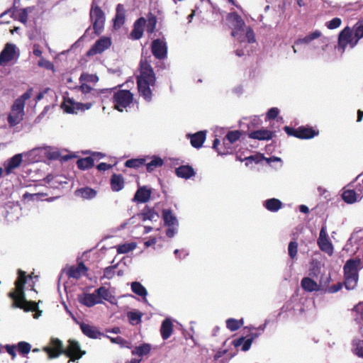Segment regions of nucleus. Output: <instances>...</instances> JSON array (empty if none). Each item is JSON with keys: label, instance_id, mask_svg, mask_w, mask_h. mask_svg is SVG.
Returning <instances> with one entry per match:
<instances>
[{"label": "nucleus", "instance_id": "obj_36", "mask_svg": "<svg viewBox=\"0 0 363 363\" xmlns=\"http://www.w3.org/2000/svg\"><path fill=\"white\" fill-rule=\"evenodd\" d=\"M125 11L123 5L118 4L116 7V13L115 15V29L116 27L121 26L125 23Z\"/></svg>", "mask_w": 363, "mask_h": 363}, {"label": "nucleus", "instance_id": "obj_46", "mask_svg": "<svg viewBox=\"0 0 363 363\" xmlns=\"http://www.w3.org/2000/svg\"><path fill=\"white\" fill-rule=\"evenodd\" d=\"M145 163V160L144 158H135L128 160L125 162V166L128 168L137 169L144 165Z\"/></svg>", "mask_w": 363, "mask_h": 363}, {"label": "nucleus", "instance_id": "obj_64", "mask_svg": "<svg viewBox=\"0 0 363 363\" xmlns=\"http://www.w3.org/2000/svg\"><path fill=\"white\" fill-rule=\"evenodd\" d=\"M355 193L357 194V199L361 201L363 198V183L357 186L355 189H354Z\"/></svg>", "mask_w": 363, "mask_h": 363}, {"label": "nucleus", "instance_id": "obj_37", "mask_svg": "<svg viewBox=\"0 0 363 363\" xmlns=\"http://www.w3.org/2000/svg\"><path fill=\"white\" fill-rule=\"evenodd\" d=\"M130 285L132 291L138 296L143 297L145 302H147L146 299L147 291L145 287L138 281H133Z\"/></svg>", "mask_w": 363, "mask_h": 363}, {"label": "nucleus", "instance_id": "obj_63", "mask_svg": "<svg viewBox=\"0 0 363 363\" xmlns=\"http://www.w3.org/2000/svg\"><path fill=\"white\" fill-rule=\"evenodd\" d=\"M284 130L288 135L297 138L298 128L295 129L289 126H284Z\"/></svg>", "mask_w": 363, "mask_h": 363}, {"label": "nucleus", "instance_id": "obj_17", "mask_svg": "<svg viewBox=\"0 0 363 363\" xmlns=\"http://www.w3.org/2000/svg\"><path fill=\"white\" fill-rule=\"evenodd\" d=\"M103 157L101 152H93L90 157L79 159L77 161V167L82 170L88 169L94 165V160H100Z\"/></svg>", "mask_w": 363, "mask_h": 363}, {"label": "nucleus", "instance_id": "obj_8", "mask_svg": "<svg viewBox=\"0 0 363 363\" xmlns=\"http://www.w3.org/2000/svg\"><path fill=\"white\" fill-rule=\"evenodd\" d=\"M64 345L62 340L57 337H52L48 345L43 348L49 359H55L63 354Z\"/></svg>", "mask_w": 363, "mask_h": 363}, {"label": "nucleus", "instance_id": "obj_45", "mask_svg": "<svg viewBox=\"0 0 363 363\" xmlns=\"http://www.w3.org/2000/svg\"><path fill=\"white\" fill-rule=\"evenodd\" d=\"M243 319L236 320L235 318H228L226 320V327L230 331H236L243 325Z\"/></svg>", "mask_w": 363, "mask_h": 363}, {"label": "nucleus", "instance_id": "obj_12", "mask_svg": "<svg viewBox=\"0 0 363 363\" xmlns=\"http://www.w3.org/2000/svg\"><path fill=\"white\" fill-rule=\"evenodd\" d=\"M92 103H79L75 102L71 99H65L62 104V108L67 113H77L78 111H84L89 109Z\"/></svg>", "mask_w": 363, "mask_h": 363}, {"label": "nucleus", "instance_id": "obj_52", "mask_svg": "<svg viewBox=\"0 0 363 363\" xmlns=\"http://www.w3.org/2000/svg\"><path fill=\"white\" fill-rule=\"evenodd\" d=\"M298 252V242L296 241H291L288 245L289 256L291 259L296 257Z\"/></svg>", "mask_w": 363, "mask_h": 363}, {"label": "nucleus", "instance_id": "obj_31", "mask_svg": "<svg viewBox=\"0 0 363 363\" xmlns=\"http://www.w3.org/2000/svg\"><path fill=\"white\" fill-rule=\"evenodd\" d=\"M162 219L165 226L179 225V221L176 216L169 209L162 211Z\"/></svg>", "mask_w": 363, "mask_h": 363}, {"label": "nucleus", "instance_id": "obj_49", "mask_svg": "<svg viewBox=\"0 0 363 363\" xmlns=\"http://www.w3.org/2000/svg\"><path fill=\"white\" fill-rule=\"evenodd\" d=\"M16 348L20 354L26 355L30 352L31 345L28 342L21 341L18 343Z\"/></svg>", "mask_w": 363, "mask_h": 363}, {"label": "nucleus", "instance_id": "obj_20", "mask_svg": "<svg viewBox=\"0 0 363 363\" xmlns=\"http://www.w3.org/2000/svg\"><path fill=\"white\" fill-rule=\"evenodd\" d=\"M88 268L83 262H80L77 266H71L67 269L66 274L69 278L79 279L82 276L85 275Z\"/></svg>", "mask_w": 363, "mask_h": 363}, {"label": "nucleus", "instance_id": "obj_57", "mask_svg": "<svg viewBox=\"0 0 363 363\" xmlns=\"http://www.w3.org/2000/svg\"><path fill=\"white\" fill-rule=\"evenodd\" d=\"M115 344L120 345L121 347L130 348L132 347L131 342L121 337H115Z\"/></svg>", "mask_w": 363, "mask_h": 363}, {"label": "nucleus", "instance_id": "obj_55", "mask_svg": "<svg viewBox=\"0 0 363 363\" xmlns=\"http://www.w3.org/2000/svg\"><path fill=\"white\" fill-rule=\"evenodd\" d=\"M124 187V179L122 175L115 174V191H118Z\"/></svg>", "mask_w": 363, "mask_h": 363}, {"label": "nucleus", "instance_id": "obj_59", "mask_svg": "<svg viewBox=\"0 0 363 363\" xmlns=\"http://www.w3.org/2000/svg\"><path fill=\"white\" fill-rule=\"evenodd\" d=\"M30 96H31L30 91H27L23 94H22L20 97L16 99L14 101L13 103H17L18 101H19L20 103H21L22 107L24 108L25 107L26 101L28 100V99H30Z\"/></svg>", "mask_w": 363, "mask_h": 363}, {"label": "nucleus", "instance_id": "obj_3", "mask_svg": "<svg viewBox=\"0 0 363 363\" xmlns=\"http://www.w3.org/2000/svg\"><path fill=\"white\" fill-rule=\"evenodd\" d=\"M363 268V262L359 257L346 261L344 267V285L347 290L354 289L358 282L359 271Z\"/></svg>", "mask_w": 363, "mask_h": 363}, {"label": "nucleus", "instance_id": "obj_19", "mask_svg": "<svg viewBox=\"0 0 363 363\" xmlns=\"http://www.w3.org/2000/svg\"><path fill=\"white\" fill-rule=\"evenodd\" d=\"M16 54V45L6 43L0 53V65H6L13 60Z\"/></svg>", "mask_w": 363, "mask_h": 363}, {"label": "nucleus", "instance_id": "obj_38", "mask_svg": "<svg viewBox=\"0 0 363 363\" xmlns=\"http://www.w3.org/2000/svg\"><path fill=\"white\" fill-rule=\"evenodd\" d=\"M342 200L349 204L359 201L354 189H347L342 194Z\"/></svg>", "mask_w": 363, "mask_h": 363}, {"label": "nucleus", "instance_id": "obj_5", "mask_svg": "<svg viewBox=\"0 0 363 363\" xmlns=\"http://www.w3.org/2000/svg\"><path fill=\"white\" fill-rule=\"evenodd\" d=\"M357 43L358 42L353 36L352 28L347 26L339 33L338 43L337 45L335 46V50L340 55H342L347 47H349L350 49H353Z\"/></svg>", "mask_w": 363, "mask_h": 363}, {"label": "nucleus", "instance_id": "obj_23", "mask_svg": "<svg viewBox=\"0 0 363 363\" xmlns=\"http://www.w3.org/2000/svg\"><path fill=\"white\" fill-rule=\"evenodd\" d=\"M275 133L274 131L267 129L254 130L248 134L250 138L258 140H269L272 139Z\"/></svg>", "mask_w": 363, "mask_h": 363}, {"label": "nucleus", "instance_id": "obj_42", "mask_svg": "<svg viewBox=\"0 0 363 363\" xmlns=\"http://www.w3.org/2000/svg\"><path fill=\"white\" fill-rule=\"evenodd\" d=\"M163 164L164 162L161 157L158 156H153L152 157V160L146 164V169L148 172H152L156 168L162 167Z\"/></svg>", "mask_w": 363, "mask_h": 363}, {"label": "nucleus", "instance_id": "obj_24", "mask_svg": "<svg viewBox=\"0 0 363 363\" xmlns=\"http://www.w3.org/2000/svg\"><path fill=\"white\" fill-rule=\"evenodd\" d=\"M80 328L84 335L91 339L100 338L103 335L96 327L84 323L80 324Z\"/></svg>", "mask_w": 363, "mask_h": 363}, {"label": "nucleus", "instance_id": "obj_35", "mask_svg": "<svg viewBox=\"0 0 363 363\" xmlns=\"http://www.w3.org/2000/svg\"><path fill=\"white\" fill-rule=\"evenodd\" d=\"M232 343L235 347H238L242 345L241 350L243 352H247L250 350L252 342V339H249L248 337L245 339V337H240L233 340Z\"/></svg>", "mask_w": 363, "mask_h": 363}, {"label": "nucleus", "instance_id": "obj_13", "mask_svg": "<svg viewBox=\"0 0 363 363\" xmlns=\"http://www.w3.org/2000/svg\"><path fill=\"white\" fill-rule=\"evenodd\" d=\"M24 116V108L22 107L21 103L18 101L13 103L11 106V113L9 114L7 121L11 127H13L23 119Z\"/></svg>", "mask_w": 363, "mask_h": 363}, {"label": "nucleus", "instance_id": "obj_21", "mask_svg": "<svg viewBox=\"0 0 363 363\" xmlns=\"http://www.w3.org/2000/svg\"><path fill=\"white\" fill-rule=\"evenodd\" d=\"M187 138L190 139V143L194 148L202 147L206 138V130H200L194 134L188 133Z\"/></svg>", "mask_w": 363, "mask_h": 363}, {"label": "nucleus", "instance_id": "obj_22", "mask_svg": "<svg viewBox=\"0 0 363 363\" xmlns=\"http://www.w3.org/2000/svg\"><path fill=\"white\" fill-rule=\"evenodd\" d=\"M145 23L146 20L143 17L139 18L135 21L133 28L130 33V38L133 40H139L142 38Z\"/></svg>", "mask_w": 363, "mask_h": 363}, {"label": "nucleus", "instance_id": "obj_18", "mask_svg": "<svg viewBox=\"0 0 363 363\" xmlns=\"http://www.w3.org/2000/svg\"><path fill=\"white\" fill-rule=\"evenodd\" d=\"M151 194V189L147 186H139L132 199V201L138 203H147L150 199Z\"/></svg>", "mask_w": 363, "mask_h": 363}, {"label": "nucleus", "instance_id": "obj_56", "mask_svg": "<svg viewBox=\"0 0 363 363\" xmlns=\"http://www.w3.org/2000/svg\"><path fill=\"white\" fill-rule=\"evenodd\" d=\"M342 21L340 18H334L330 21L327 22L326 26L328 29L333 30L340 26Z\"/></svg>", "mask_w": 363, "mask_h": 363}, {"label": "nucleus", "instance_id": "obj_48", "mask_svg": "<svg viewBox=\"0 0 363 363\" xmlns=\"http://www.w3.org/2000/svg\"><path fill=\"white\" fill-rule=\"evenodd\" d=\"M235 38H237L240 42L243 41V40L245 38H247V42L249 43H254L255 41L254 31L250 27L247 28L245 34V32L243 31V35H242L241 38H239V36H238V37H236Z\"/></svg>", "mask_w": 363, "mask_h": 363}, {"label": "nucleus", "instance_id": "obj_15", "mask_svg": "<svg viewBox=\"0 0 363 363\" xmlns=\"http://www.w3.org/2000/svg\"><path fill=\"white\" fill-rule=\"evenodd\" d=\"M318 245L319 248L328 254L329 255H332L333 253V247L332 243L329 241L328 235L327 233L326 225H323L320 230L319 237L317 240Z\"/></svg>", "mask_w": 363, "mask_h": 363}, {"label": "nucleus", "instance_id": "obj_44", "mask_svg": "<svg viewBox=\"0 0 363 363\" xmlns=\"http://www.w3.org/2000/svg\"><path fill=\"white\" fill-rule=\"evenodd\" d=\"M352 30L353 31V36L359 42L363 38V21H357Z\"/></svg>", "mask_w": 363, "mask_h": 363}, {"label": "nucleus", "instance_id": "obj_54", "mask_svg": "<svg viewBox=\"0 0 363 363\" xmlns=\"http://www.w3.org/2000/svg\"><path fill=\"white\" fill-rule=\"evenodd\" d=\"M31 11L32 9L30 7L21 9L18 13V21L23 24H26L28 21V13Z\"/></svg>", "mask_w": 363, "mask_h": 363}, {"label": "nucleus", "instance_id": "obj_34", "mask_svg": "<svg viewBox=\"0 0 363 363\" xmlns=\"http://www.w3.org/2000/svg\"><path fill=\"white\" fill-rule=\"evenodd\" d=\"M79 90L84 94H89L91 97H97L101 94H103L105 91H108V89H101L96 90L92 89L89 85L86 83L82 82L81 86H79ZM111 91L112 89H109Z\"/></svg>", "mask_w": 363, "mask_h": 363}, {"label": "nucleus", "instance_id": "obj_40", "mask_svg": "<svg viewBox=\"0 0 363 363\" xmlns=\"http://www.w3.org/2000/svg\"><path fill=\"white\" fill-rule=\"evenodd\" d=\"M95 293L96 296H99V300L100 301V303L101 302V299L108 301L111 303H113L112 301L113 297L111 295L109 290L106 289L105 286L99 287L95 291Z\"/></svg>", "mask_w": 363, "mask_h": 363}, {"label": "nucleus", "instance_id": "obj_14", "mask_svg": "<svg viewBox=\"0 0 363 363\" xmlns=\"http://www.w3.org/2000/svg\"><path fill=\"white\" fill-rule=\"evenodd\" d=\"M228 20L230 22L231 26L233 27V30L232 31V35L234 38L238 37L241 38L243 35V28L245 26V22L236 13H229L228 16Z\"/></svg>", "mask_w": 363, "mask_h": 363}, {"label": "nucleus", "instance_id": "obj_2", "mask_svg": "<svg viewBox=\"0 0 363 363\" xmlns=\"http://www.w3.org/2000/svg\"><path fill=\"white\" fill-rule=\"evenodd\" d=\"M156 83L154 70L149 62L141 60L140 62V74L137 77L138 92L146 101L150 102L152 98V90Z\"/></svg>", "mask_w": 363, "mask_h": 363}, {"label": "nucleus", "instance_id": "obj_51", "mask_svg": "<svg viewBox=\"0 0 363 363\" xmlns=\"http://www.w3.org/2000/svg\"><path fill=\"white\" fill-rule=\"evenodd\" d=\"M157 19L155 16H152L148 17L147 21H146L145 27L146 31L148 34H152L156 28Z\"/></svg>", "mask_w": 363, "mask_h": 363}, {"label": "nucleus", "instance_id": "obj_16", "mask_svg": "<svg viewBox=\"0 0 363 363\" xmlns=\"http://www.w3.org/2000/svg\"><path fill=\"white\" fill-rule=\"evenodd\" d=\"M111 45V39L108 37H102L99 38L86 52V55L88 57L94 56L96 54L103 52L105 50Z\"/></svg>", "mask_w": 363, "mask_h": 363}, {"label": "nucleus", "instance_id": "obj_25", "mask_svg": "<svg viewBox=\"0 0 363 363\" xmlns=\"http://www.w3.org/2000/svg\"><path fill=\"white\" fill-rule=\"evenodd\" d=\"M22 160L23 156L21 154H16L10 159H9L6 163L5 164L6 174H10L13 169L18 167L21 165Z\"/></svg>", "mask_w": 363, "mask_h": 363}, {"label": "nucleus", "instance_id": "obj_9", "mask_svg": "<svg viewBox=\"0 0 363 363\" xmlns=\"http://www.w3.org/2000/svg\"><path fill=\"white\" fill-rule=\"evenodd\" d=\"M133 94L128 90H119L115 92V109L123 111L133 102Z\"/></svg>", "mask_w": 363, "mask_h": 363}, {"label": "nucleus", "instance_id": "obj_32", "mask_svg": "<svg viewBox=\"0 0 363 363\" xmlns=\"http://www.w3.org/2000/svg\"><path fill=\"white\" fill-rule=\"evenodd\" d=\"M96 190L88 186L78 189L75 191L76 196H80L84 199H91L96 196Z\"/></svg>", "mask_w": 363, "mask_h": 363}, {"label": "nucleus", "instance_id": "obj_27", "mask_svg": "<svg viewBox=\"0 0 363 363\" xmlns=\"http://www.w3.org/2000/svg\"><path fill=\"white\" fill-rule=\"evenodd\" d=\"M79 301L82 304L87 307H91L100 303L99 296H96L95 292L93 294H84L82 296L79 298Z\"/></svg>", "mask_w": 363, "mask_h": 363}, {"label": "nucleus", "instance_id": "obj_39", "mask_svg": "<svg viewBox=\"0 0 363 363\" xmlns=\"http://www.w3.org/2000/svg\"><path fill=\"white\" fill-rule=\"evenodd\" d=\"M151 345L148 343H143L139 346H136L131 352L133 355L143 357L150 352Z\"/></svg>", "mask_w": 363, "mask_h": 363}, {"label": "nucleus", "instance_id": "obj_6", "mask_svg": "<svg viewBox=\"0 0 363 363\" xmlns=\"http://www.w3.org/2000/svg\"><path fill=\"white\" fill-rule=\"evenodd\" d=\"M86 354V351L81 349L79 342L75 340L69 339L67 340L66 347H64V352L69 358L68 362H75L81 359Z\"/></svg>", "mask_w": 363, "mask_h": 363}, {"label": "nucleus", "instance_id": "obj_62", "mask_svg": "<svg viewBox=\"0 0 363 363\" xmlns=\"http://www.w3.org/2000/svg\"><path fill=\"white\" fill-rule=\"evenodd\" d=\"M279 113V111L277 108H275V107L271 108L267 111L266 118L267 119H274L278 116Z\"/></svg>", "mask_w": 363, "mask_h": 363}, {"label": "nucleus", "instance_id": "obj_30", "mask_svg": "<svg viewBox=\"0 0 363 363\" xmlns=\"http://www.w3.org/2000/svg\"><path fill=\"white\" fill-rule=\"evenodd\" d=\"M264 207L270 212H277L283 206V203L278 199H267L263 203Z\"/></svg>", "mask_w": 363, "mask_h": 363}, {"label": "nucleus", "instance_id": "obj_29", "mask_svg": "<svg viewBox=\"0 0 363 363\" xmlns=\"http://www.w3.org/2000/svg\"><path fill=\"white\" fill-rule=\"evenodd\" d=\"M318 134L313 128L301 126L298 128L297 138L311 139Z\"/></svg>", "mask_w": 363, "mask_h": 363}, {"label": "nucleus", "instance_id": "obj_26", "mask_svg": "<svg viewBox=\"0 0 363 363\" xmlns=\"http://www.w3.org/2000/svg\"><path fill=\"white\" fill-rule=\"evenodd\" d=\"M175 174L178 177L188 179L194 176L196 172L189 165H181L175 169Z\"/></svg>", "mask_w": 363, "mask_h": 363}, {"label": "nucleus", "instance_id": "obj_7", "mask_svg": "<svg viewBox=\"0 0 363 363\" xmlns=\"http://www.w3.org/2000/svg\"><path fill=\"white\" fill-rule=\"evenodd\" d=\"M160 218L159 214L152 208H150L148 206H145L142 211L136 215H134L130 218L127 223H125L121 225V228H124L125 225L134 224L136 220L141 221L150 220L152 222L157 221Z\"/></svg>", "mask_w": 363, "mask_h": 363}, {"label": "nucleus", "instance_id": "obj_47", "mask_svg": "<svg viewBox=\"0 0 363 363\" xmlns=\"http://www.w3.org/2000/svg\"><path fill=\"white\" fill-rule=\"evenodd\" d=\"M136 247L135 242L125 243L121 245H118L117 247V252L118 254H125L133 250Z\"/></svg>", "mask_w": 363, "mask_h": 363}, {"label": "nucleus", "instance_id": "obj_58", "mask_svg": "<svg viewBox=\"0 0 363 363\" xmlns=\"http://www.w3.org/2000/svg\"><path fill=\"white\" fill-rule=\"evenodd\" d=\"M264 159H265V157L263 155L257 154L245 157V160L247 162H254L255 164H258L261 162L262 160H264Z\"/></svg>", "mask_w": 363, "mask_h": 363}, {"label": "nucleus", "instance_id": "obj_10", "mask_svg": "<svg viewBox=\"0 0 363 363\" xmlns=\"http://www.w3.org/2000/svg\"><path fill=\"white\" fill-rule=\"evenodd\" d=\"M90 18L92 21L95 33L99 35L102 31L105 22L104 13L99 6H96L91 9Z\"/></svg>", "mask_w": 363, "mask_h": 363}, {"label": "nucleus", "instance_id": "obj_11", "mask_svg": "<svg viewBox=\"0 0 363 363\" xmlns=\"http://www.w3.org/2000/svg\"><path fill=\"white\" fill-rule=\"evenodd\" d=\"M167 44L165 39L157 38L152 41L151 51L153 56L160 60H164L167 57Z\"/></svg>", "mask_w": 363, "mask_h": 363}, {"label": "nucleus", "instance_id": "obj_50", "mask_svg": "<svg viewBox=\"0 0 363 363\" xmlns=\"http://www.w3.org/2000/svg\"><path fill=\"white\" fill-rule=\"evenodd\" d=\"M220 144V140L218 138H216L213 143V148L217 152L218 155H227L230 153L229 150L230 147H227V146H224L223 150L222 148H218V146Z\"/></svg>", "mask_w": 363, "mask_h": 363}, {"label": "nucleus", "instance_id": "obj_41", "mask_svg": "<svg viewBox=\"0 0 363 363\" xmlns=\"http://www.w3.org/2000/svg\"><path fill=\"white\" fill-rule=\"evenodd\" d=\"M241 136V133L239 130L229 131L223 140V145L227 146L231 145L238 140Z\"/></svg>", "mask_w": 363, "mask_h": 363}, {"label": "nucleus", "instance_id": "obj_43", "mask_svg": "<svg viewBox=\"0 0 363 363\" xmlns=\"http://www.w3.org/2000/svg\"><path fill=\"white\" fill-rule=\"evenodd\" d=\"M143 315V313L138 311H129L127 313V317L128 318L129 323L133 325H135L140 323Z\"/></svg>", "mask_w": 363, "mask_h": 363}, {"label": "nucleus", "instance_id": "obj_4", "mask_svg": "<svg viewBox=\"0 0 363 363\" xmlns=\"http://www.w3.org/2000/svg\"><path fill=\"white\" fill-rule=\"evenodd\" d=\"M321 32L318 30H315V31L306 35L303 38H298L294 42V45L293 46L294 52H296V49L295 46H298L300 45H308L311 47V50H318L320 46L319 43H321V49L323 50H325V48L327 46L328 40L325 38H320L321 37Z\"/></svg>", "mask_w": 363, "mask_h": 363}, {"label": "nucleus", "instance_id": "obj_61", "mask_svg": "<svg viewBox=\"0 0 363 363\" xmlns=\"http://www.w3.org/2000/svg\"><path fill=\"white\" fill-rule=\"evenodd\" d=\"M4 347L5 348L6 351L11 355V359H14L16 357V346L14 345H6Z\"/></svg>", "mask_w": 363, "mask_h": 363}, {"label": "nucleus", "instance_id": "obj_28", "mask_svg": "<svg viewBox=\"0 0 363 363\" xmlns=\"http://www.w3.org/2000/svg\"><path fill=\"white\" fill-rule=\"evenodd\" d=\"M173 331V325L170 318H165L162 322L160 328V333L163 340H167L172 335Z\"/></svg>", "mask_w": 363, "mask_h": 363}, {"label": "nucleus", "instance_id": "obj_53", "mask_svg": "<svg viewBox=\"0 0 363 363\" xmlns=\"http://www.w3.org/2000/svg\"><path fill=\"white\" fill-rule=\"evenodd\" d=\"M80 82H93L96 83L99 81V77L96 74H90L82 73L79 77Z\"/></svg>", "mask_w": 363, "mask_h": 363}, {"label": "nucleus", "instance_id": "obj_60", "mask_svg": "<svg viewBox=\"0 0 363 363\" xmlns=\"http://www.w3.org/2000/svg\"><path fill=\"white\" fill-rule=\"evenodd\" d=\"M178 226L179 225L167 226L168 228L166 230V235L170 238L174 237L178 232Z\"/></svg>", "mask_w": 363, "mask_h": 363}, {"label": "nucleus", "instance_id": "obj_33", "mask_svg": "<svg viewBox=\"0 0 363 363\" xmlns=\"http://www.w3.org/2000/svg\"><path fill=\"white\" fill-rule=\"evenodd\" d=\"M301 287L306 291L313 292L319 290L317 283L309 277H304L301 281Z\"/></svg>", "mask_w": 363, "mask_h": 363}, {"label": "nucleus", "instance_id": "obj_1", "mask_svg": "<svg viewBox=\"0 0 363 363\" xmlns=\"http://www.w3.org/2000/svg\"><path fill=\"white\" fill-rule=\"evenodd\" d=\"M17 279L14 282V289L11 291L8 296L12 299V307L18 308L26 312L38 311V303L26 299L25 286L26 284V272L18 269Z\"/></svg>", "mask_w": 363, "mask_h": 363}]
</instances>
